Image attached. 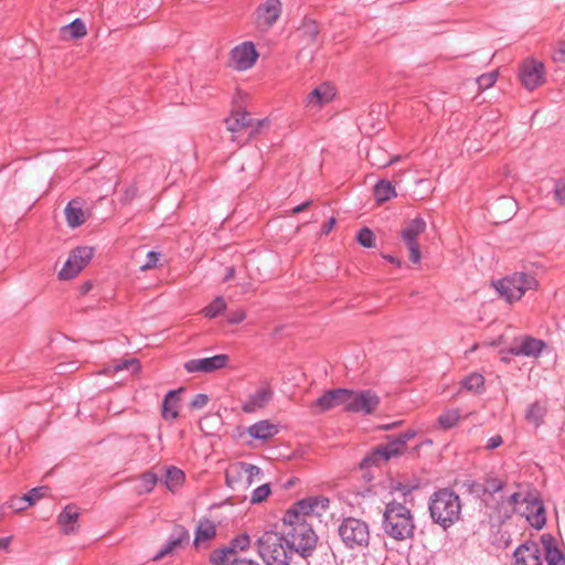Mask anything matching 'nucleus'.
Masks as SVG:
<instances>
[{"instance_id": "nucleus-13", "label": "nucleus", "mask_w": 565, "mask_h": 565, "mask_svg": "<svg viewBox=\"0 0 565 565\" xmlns=\"http://www.w3.org/2000/svg\"><path fill=\"white\" fill-rule=\"evenodd\" d=\"M259 57L255 44L250 41L236 45L231 51L230 66L236 71H246L252 68Z\"/></svg>"}, {"instance_id": "nucleus-49", "label": "nucleus", "mask_w": 565, "mask_h": 565, "mask_svg": "<svg viewBox=\"0 0 565 565\" xmlns=\"http://www.w3.org/2000/svg\"><path fill=\"white\" fill-rule=\"evenodd\" d=\"M245 319H246V311L243 309H237V310L230 312L228 318H227L228 323H231V324H238V323L243 322Z\"/></svg>"}, {"instance_id": "nucleus-47", "label": "nucleus", "mask_w": 565, "mask_h": 565, "mask_svg": "<svg viewBox=\"0 0 565 565\" xmlns=\"http://www.w3.org/2000/svg\"><path fill=\"white\" fill-rule=\"evenodd\" d=\"M554 199L559 205L565 206V179L556 182L554 188Z\"/></svg>"}, {"instance_id": "nucleus-10", "label": "nucleus", "mask_w": 565, "mask_h": 565, "mask_svg": "<svg viewBox=\"0 0 565 565\" xmlns=\"http://www.w3.org/2000/svg\"><path fill=\"white\" fill-rule=\"evenodd\" d=\"M93 255L94 250L92 247L81 246L74 248L58 271V279L70 280L76 277L87 266Z\"/></svg>"}, {"instance_id": "nucleus-6", "label": "nucleus", "mask_w": 565, "mask_h": 565, "mask_svg": "<svg viewBox=\"0 0 565 565\" xmlns=\"http://www.w3.org/2000/svg\"><path fill=\"white\" fill-rule=\"evenodd\" d=\"M330 501L326 497H308L294 503L286 512L287 522L300 520L312 525L315 520L321 522V518L328 513Z\"/></svg>"}, {"instance_id": "nucleus-40", "label": "nucleus", "mask_w": 565, "mask_h": 565, "mask_svg": "<svg viewBox=\"0 0 565 565\" xmlns=\"http://www.w3.org/2000/svg\"><path fill=\"white\" fill-rule=\"evenodd\" d=\"M544 413V407L539 403H534L527 408L525 417L529 422L533 423L535 426H539L542 422Z\"/></svg>"}, {"instance_id": "nucleus-21", "label": "nucleus", "mask_w": 565, "mask_h": 565, "mask_svg": "<svg viewBox=\"0 0 565 565\" xmlns=\"http://www.w3.org/2000/svg\"><path fill=\"white\" fill-rule=\"evenodd\" d=\"M274 396V391L269 384H263L242 405V411L246 414L255 413L265 408Z\"/></svg>"}, {"instance_id": "nucleus-38", "label": "nucleus", "mask_w": 565, "mask_h": 565, "mask_svg": "<svg viewBox=\"0 0 565 565\" xmlns=\"http://www.w3.org/2000/svg\"><path fill=\"white\" fill-rule=\"evenodd\" d=\"M460 419L458 409H449L440 414L437 418V424L443 429H450L455 427Z\"/></svg>"}, {"instance_id": "nucleus-61", "label": "nucleus", "mask_w": 565, "mask_h": 565, "mask_svg": "<svg viewBox=\"0 0 565 565\" xmlns=\"http://www.w3.org/2000/svg\"><path fill=\"white\" fill-rule=\"evenodd\" d=\"M399 158H401L399 156H395V157H394V158H392L390 161H387V162L383 163V164H382V167L390 166V164H392V163H394V162L398 161V160H399Z\"/></svg>"}, {"instance_id": "nucleus-7", "label": "nucleus", "mask_w": 565, "mask_h": 565, "mask_svg": "<svg viewBox=\"0 0 565 565\" xmlns=\"http://www.w3.org/2000/svg\"><path fill=\"white\" fill-rule=\"evenodd\" d=\"M507 503L511 507L512 512L524 516L533 527L542 529L544 526V508L536 499L523 497L521 493H513L509 497Z\"/></svg>"}, {"instance_id": "nucleus-31", "label": "nucleus", "mask_w": 565, "mask_h": 565, "mask_svg": "<svg viewBox=\"0 0 565 565\" xmlns=\"http://www.w3.org/2000/svg\"><path fill=\"white\" fill-rule=\"evenodd\" d=\"M61 34L64 40L83 39L87 35V29L81 19H75L70 24L61 28Z\"/></svg>"}, {"instance_id": "nucleus-26", "label": "nucleus", "mask_w": 565, "mask_h": 565, "mask_svg": "<svg viewBox=\"0 0 565 565\" xmlns=\"http://www.w3.org/2000/svg\"><path fill=\"white\" fill-rule=\"evenodd\" d=\"M190 535L184 527L178 526L174 529L172 539L158 552L153 561H159L164 556L171 554L175 548L180 547L183 543H188Z\"/></svg>"}, {"instance_id": "nucleus-37", "label": "nucleus", "mask_w": 565, "mask_h": 565, "mask_svg": "<svg viewBox=\"0 0 565 565\" xmlns=\"http://www.w3.org/2000/svg\"><path fill=\"white\" fill-rule=\"evenodd\" d=\"M226 308L227 303L224 300V298L216 297L211 303H209L201 310V313L209 319H213L216 318L218 315L223 313L226 310Z\"/></svg>"}, {"instance_id": "nucleus-8", "label": "nucleus", "mask_w": 565, "mask_h": 565, "mask_svg": "<svg viewBox=\"0 0 565 565\" xmlns=\"http://www.w3.org/2000/svg\"><path fill=\"white\" fill-rule=\"evenodd\" d=\"M225 477L227 486L232 489L246 490L253 484L260 482L262 472L256 466L235 462L228 466Z\"/></svg>"}, {"instance_id": "nucleus-63", "label": "nucleus", "mask_w": 565, "mask_h": 565, "mask_svg": "<svg viewBox=\"0 0 565 565\" xmlns=\"http://www.w3.org/2000/svg\"><path fill=\"white\" fill-rule=\"evenodd\" d=\"M4 519V512L0 510V522Z\"/></svg>"}, {"instance_id": "nucleus-23", "label": "nucleus", "mask_w": 565, "mask_h": 565, "mask_svg": "<svg viewBox=\"0 0 565 565\" xmlns=\"http://www.w3.org/2000/svg\"><path fill=\"white\" fill-rule=\"evenodd\" d=\"M335 96L334 87L322 83L317 86L306 98V107L310 109H320L329 104Z\"/></svg>"}, {"instance_id": "nucleus-28", "label": "nucleus", "mask_w": 565, "mask_h": 565, "mask_svg": "<svg viewBox=\"0 0 565 565\" xmlns=\"http://www.w3.org/2000/svg\"><path fill=\"white\" fill-rule=\"evenodd\" d=\"M254 439L268 440L278 434V427L269 420H259L247 428Z\"/></svg>"}, {"instance_id": "nucleus-9", "label": "nucleus", "mask_w": 565, "mask_h": 565, "mask_svg": "<svg viewBox=\"0 0 565 565\" xmlns=\"http://www.w3.org/2000/svg\"><path fill=\"white\" fill-rule=\"evenodd\" d=\"M426 221L423 217L417 216L405 221L401 228V239L408 249L409 260L413 264H419L422 260L418 237L426 231Z\"/></svg>"}, {"instance_id": "nucleus-11", "label": "nucleus", "mask_w": 565, "mask_h": 565, "mask_svg": "<svg viewBox=\"0 0 565 565\" xmlns=\"http://www.w3.org/2000/svg\"><path fill=\"white\" fill-rule=\"evenodd\" d=\"M339 534L343 543L351 548L365 546L370 536L367 525L353 518L342 522L339 527Z\"/></svg>"}, {"instance_id": "nucleus-15", "label": "nucleus", "mask_w": 565, "mask_h": 565, "mask_svg": "<svg viewBox=\"0 0 565 565\" xmlns=\"http://www.w3.org/2000/svg\"><path fill=\"white\" fill-rule=\"evenodd\" d=\"M380 403L379 396L371 391H349L345 403V411L354 413L371 414Z\"/></svg>"}, {"instance_id": "nucleus-17", "label": "nucleus", "mask_w": 565, "mask_h": 565, "mask_svg": "<svg viewBox=\"0 0 565 565\" xmlns=\"http://www.w3.org/2000/svg\"><path fill=\"white\" fill-rule=\"evenodd\" d=\"M546 347V342L541 339L531 335H522L515 339L514 345L508 353L516 356L539 359Z\"/></svg>"}, {"instance_id": "nucleus-45", "label": "nucleus", "mask_w": 565, "mask_h": 565, "mask_svg": "<svg viewBox=\"0 0 565 565\" xmlns=\"http://www.w3.org/2000/svg\"><path fill=\"white\" fill-rule=\"evenodd\" d=\"M356 239L362 246L367 247V248H370L374 245L373 232L367 227L360 230V232L358 233Z\"/></svg>"}, {"instance_id": "nucleus-32", "label": "nucleus", "mask_w": 565, "mask_h": 565, "mask_svg": "<svg viewBox=\"0 0 565 565\" xmlns=\"http://www.w3.org/2000/svg\"><path fill=\"white\" fill-rule=\"evenodd\" d=\"M179 415V396L177 391H170L163 401L162 416L164 419H175Z\"/></svg>"}, {"instance_id": "nucleus-39", "label": "nucleus", "mask_w": 565, "mask_h": 565, "mask_svg": "<svg viewBox=\"0 0 565 565\" xmlns=\"http://www.w3.org/2000/svg\"><path fill=\"white\" fill-rule=\"evenodd\" d=\"M462 386L472 393H480L484 387V377L480 373H471L462 381Z\"/></svg>"}, {"instance_id": "nucleus-55", "label": "nucleus", "mask_w": 565, "mask_h": 565, "mask_svg": "<svg viewBox=\"0 0 565 565\" xmlns=\"http://www.w3.org/2000/svg\"><path fill=\"white\" fill-rule=\"evenodd\" d=\"M233 565H260L258 562L250 558H236Z\"/></svg>"}, {"instance_id": "nucleus-5", "label": "nucleus", "mask_w": 565, "mask_h": 565, "mask_svg": "<svg viewBox=\"0 0 565 565\" xmlns=\"http://www.w3.org/2000/svg\"><path fill=\"white\" fill-rule=\"evenodd\" d=\"M460 509L458 495L448 490L436 492L429 507L433 520L444 527H448L458 520Z\"/></svg>"}, {"instance_id": "nucleus-48", "label": "nucleus", "mask_w": 565, "mask_h": 565, "mask_svg": "<svg viewBox=\"0 0 565 565\" xmlns=\"http://www.w3.org/2000/svg\"><path fill=\"white\" fill-rule=\"evenodd\" d=\"M160 259V254L157 252H150L147 255V260L145 264L140 265V270L146 271L157 267V264Z\"/></svg>"}, {"instance_id": "nucleus-18", "label": "nucleus", "mask_w": 565, "mask_h": 565, "mask_svg": "<svg viewBox=\"0 0 565 565\" xmlns=\"http://www.w3.org/2000/svg\"><path fill=\"white\" fill-rule=\"evenodd\" d=\"M281 14L280 0H266L256 10V25L258 29L267 31L270 29Z\"/></svg>"}, {"instance_id": "nucleus-25", "label": "nucleus", "mask_w": 565, "mask_h": 565, "mask_svg": "<svg viewBox=\"0 0 565 565\" xmlns=\"http://www.w3.org/2000/svg\"><path fill=\"white\" fill-rule=\"evenodd\" d=\"M518 212V203L514 199L509 196H501L493 204V217L498 222H505L511 220Z\"/></svg>"}, {"instance_id": "nucleus-60", "label": "nucleus", "mask_w": 565, "mask_h": 565, "mask_svg": "<svg viewBox=\"0 0 565 565\" xmlns=\"http://www.w3.org/2000/svg\"><path fill=\"white\" fill-rule=\"evenodd\" d=\"M385 258H386L390 263L395 264L396 266H401V260H399V259H397V258H395V257H393V256H385Z\"/></svg>"}, {"instance_id": "nucleus-62", "label": "nucleus", "mask_w": 565, "mask_h": 565, "mask_svg": "<svg viewBox=\"0 0 565 565\" xmlns=\"http://www.w3.org/2000/svg\"><path fill=\"white\" fill-rule=\"evenodd\" d=\"M500 353H501V355H502V356H501V360H502L503 362H507V363H508L510 360H509V358L505 355V352H504V351H500Z\"/></svg>"}, {"instance_id": "nucleus-29", "label": "nucleus", "mask_w": 565, "mask_h": 565, "mask_svg": "<svg viewBox=\"0 0 565 565\" xmlns=\"http://www.w3.org/2000/svg\"><path fill=\"white\" fill-rule=\"evenodd\" d=\"M79 516L77 508L67 505L57 518L58 525L64 534L70 535L76 531V523Z\"/></svg>"}, {"instance_id": "nucleus-2", "label": "nucleus", "mask_w": 565, "mask_h": 565, "mask_svg": "<svg viewBox=\"0 0 565 565\" xmlns=\"http://www.w3.org/2000/svg\"><path fill=\"white\" fill-rule=\"evenodd\" d=\"M383 530L396 541L411 539L415 531L412 510L397 501L387 503L383 514Z\"/></svg>"}, {"instance_id": "nucleus-24", "label": "nucleus", "mask_w": 565, "mask_h": 565, "mask_svg": "<svg viewBox=\"0 0 565 565\" xmlns=\"http://www.w3.org/2000/svg\"><path fill=\"white\" fill-rule=\"evenodd\" d=\"M47 492V487L33 488L22 497H12L9 500V507L17 512L24 511L29 507L35 504L40 499L46 497Z\"/></svg>"}, {"instance_id": "nucleus-30", "label": "nucleus", "mask_w": 565, "mask_h": 565, "mask_svg": "<svg viewBox=\"0 0 565 565\" xmlns=\"http://www.w3.org/2000/svg\"><path fill=\"white\" fill-rule=\"evenodd\" d=\"M215 535L216 527L214 523L211 522L210 520H201L196 529L194 545L196 547H201L207 544L211 540H213Z\"/></svg>"}, {"instance_id": "nucleus-20", "label": "nucleus", "mask_w": 565, "mask_h": 565, "mask_svg": "<svg viewBox=\"0 0 565 565\" xmlns=\"http://www.w3.org/2000/svg\"><path fill=\"white\" fill-rule=\"evenodd\" d=\"M348 390H330L316 399L311 407L317 413H324L337 406H343V408H345Z\"/></svg>"}, {"instance_id": "nucleus-52", "label": "nucleus", "mask_w": 565, "mask_h": 565, "mask_svg": "<svg viewBox=\"0 0 565 565\" xmlns=\"http://www.w3.org/2000/svg\"><path fill=\"white\" fill-rule=\"evenodd\" d=\"M555 58L559 62L565 63V41L558 44L555 52Z\"/></svg>"}, {"instance_id": "nucleus-34", "label": "nucleus", "mask_w": 565, "mask_h": 565, "mask_svg": "<svg viewBox=\"0 0 565 565\" xmlns=\"http://www.w3.org/2000/svg\"><path fill=\"white\" fill-rule=\"evenodd\" d=\"M320 29L315 20L306 19L298 29V35L308 44L315 43L318 39Z\"/></svg>"}, {"instance_id": "nucleus-27", "label": "nucleus", "mask_w": 565, "mask_h": 565, "mask_svg": "<svg viewBox=\"0 0 565 565\" xmlns=\"http://www.w3.org/2000/svg\"><path fill=\"white\" fill-rule=\"evenodd\" d=\"M541 544L545 552V558L548 565H565V558L555 545V540L550 534L541 536Z\"/></svg>"}, {"instance_id": "nucleus-12", "label": "nucleus", "mask_w": 565, "mask_h": 565, "mask_svg": "<svg viewBox=\"0 0 565 565\" xmlns=\"http://www.w3.org/2000/svg\"><path fill=\"white\" fill-rule=\"evenodd\" d=\"M405 450L406 447L403 445V440L395 438L385 445L377 446L363 459L362 466L365 468L372 466H382L390 459L399 457L405 452Z\"/></svg>"}, {"instance_id": "nucleus-59", "label": "nucleus", "mask_w": 565, "mask_h": 565, "mask_svg": "<svg viewBox=\"0 0 565 565\" xmlns=\"http://www.w3.org/2000/svg\"><path fill=\"white\" fill-rule=\"evenodd\" d=\"M234 275H235V269L233 267H228L227 274H226L224 280L227 281V280L232 279L234 277Z\"/></svg>"}, {"instance_id": "nucleus-35", "label": "nucleus", "mask_w": 565, "mask_h": 565, "mask_svg": "<svg viewBox=\"0 0 565 565\" xmlns=\"http://www.w3.org/2000/svg\"><path fill=\"white\" fill-rule=\"evenodd\" d=\"M374 196L379 203H383L396 196V191L390 181L382 180L374 186Z\"/></svg>"}, {"instance_id": "nucleus-50", "label": "nucleus", "mask_w": 565, "mask_h": 565, "mask_svg": "<svg viewBox=\"0 0 565 565\" xmlns=\"http://www.w3.org/2000/svg\"><path fill=\"white\" fill-rule=\"evenodd\" d=\"M209 402V397L205 394H198L193 397L191 401V406L193 408H202L204 407Z\"/></svg>"}, {"instance_id": "nucleus-51", "label": "nucleus", "mask_w": 565, "mask_h": 565, "mask_svg": "<svg viewBox=\"0 0 565 565\" xmlns=\"http://www.w3.org/2000/svg\"><path fill=\"white\" fill-rule=\"evenodd\" d=\"M502 444V437L500 435H494L488 439L487 449H495Z\"/></svg>"}, {"instance_id": "nucleus-19", "label": "nucleus", "mask_w": 565, "mask_h": 565, "mask_svg": "<svg viewBox=\"0 0 565 565\" xmlns=\"http://www.w3.org/2000/svg\"><path fill=\"white\" fill-rule=\"evenodd\" d=\"M225 125L231 132H238L246 128H253L254 131H258L262 127L268 125V119L256 120L247 111L236 110L226 118Z\"/></svg>"}, {"instance_id": "nucleus-53", "label": "nucleus", "mask_w": 565, "mask_h": 565, "mask_svg": "<svg viewBox=\"0 0 565 565\" xmlns=\"http://www.w3.org/2000/svg\"><path fill=\"white\" fill-rule=\"evenodd\" d=\"M416 436L415 430H407L404 434L399 435L397 437L398 440H403V445L406 447V444L409 439L414 438Z\"/></svg>"}, {"instance_id": "nucleus-4", "label": "nucleus", "mask_w": 565, "mask_h": 565, "mask_svg": "<svg viewBox=\"0 0 565 565\" xmlns=\"http://www.w3.org/2000/svg\"><path fill=\"white\" fill-rule=\"evenodd\" d=\"M494 289L509 303L520 300L527 290H536L539 282L526 273H513L493 282Z\"/></svg>"}, {"instance_id": "nucleus-33", "label": "nucleus", "mask_w": 565, "mask_h": 565, "mask_svg": "<svg viewBox=\"0 0 565 565\" xmlns=\"http://www.w3.org/2000/svg\"><path fill=\"white\" fill-rule=\"evenodd\" d=\"M65 216H66L67 224L71 227L79 226L86 220L85 212L82 210L78 202H76V201H72L67 204V206L65 209Z\"/></svg>"}, {"instance_id": "nucleus-43", "label": "nucleus", "mask_w": 565, "mask_h": 565, "mask_svg": "<svg viewBox=\"0 0 565 565\" xmlns=\"http://www.w3.org/2000/svg\"><path fill=\"white\" fill-rule=\"evenodd\" d=\"M498 71H492L490 73L482 74L481 76H479L477 79L479 89L484 90L492 87L498 79Z\"/></svg>"}, {"instance_id": "nucleus-1", "label": "nucleus", "mask_w": 565, "mask_h": 565, "mask_svg": "<svg viewBox=\"0 0 565 565\" xmlns=\"http://www.w3.org/2000/svg\"><path fill=\"white\" fill-rule=\"evenodd\" d=\"M254 546L258 556L266 565H290L292 554L282 532L274 529L265 530L257 536Z\"/></svg>"}, {"instance_id": "nucleus-14", "label": "nucleus", "mask_w": 565, "mask_h": 565, "mask_svg": "<svg viewBox=\"0 0 565 565\" xmlns=\"http://www.w3.org/2000/svg\"><path fill=\"white\" fill-rule=\"evenodd\" d=\"M519 77L526 89H536L545 82V68L543 63L533 58L525 60L520 66Z\"/></svg>"}, {"instance_id": "nucleus-22", "label": "nucleus", "mask_w": 565, "mask_h": 565, "mask_svg": "<svg viewBox=\"0 0 565 565\" xmlns=\"http://www.w3.org/2000/svg\"><path fill=\"white\" fill-rule=\"evenodd\" d=\"M541 554L537 544L526 542L515 550L513 565H543Z\"/></svg>"}, {"instance_id": "nucleus-42", "label": "nucleus", "mask_w": 565, "mask_h": 565, "mask_svg": "<svg viewBox=\"0 0 565 565\" xmlns=\"http://www.w3.org/2000/svg\"><path fill=\"white\" fill-rule=\"evenodd\" d=\"M157 483V478L153 473H145L137 480V490L139 492H150Z\"/></svg>"}, {"instance_id": "nucleus-44", "label": "nucleus", "mask_w": 565, "mask_h": 565, "mask_svg": "<svg viewBox=\"0 0 565 565\" xmlns=\"http://www.w3.org/2000/svg\"><path fill=\"white\" fill-rule=\"evenodd\" d=\"M270 494V488L267 483L257 487L252 494V503H260L268 498Z\"/></svg>"}, {"instance_id": "nucleus-36", "label": "nucleus", "mask_w": 565, "mask_h": 565, "mask_svg": "<svg viewBox=\"0 0 565 565\" xmlns=\"http://www.w3.org/2000/svg\"><path fill=\"white\" fill-rule=\"evenodd\" d=\"M184 479L185 477L182 470L170 467L167 469L164 483L169 490L175 491L183 484Z\"/></svg>"}, {"instance_id": "nucleus-16", "label": "nucleus", "mask_w": 565, "mask_h": 565, "mask_svg": "<svg viewBox=\"0 0 565 565\" xmlns=\"http://www.w3.org/2000/svg\"><path fill=\"white\" fill-rule=\"evenodd\" d=\"M230 363L227 354H216L210 358L192 359L184 363L188 373H212L225 369Z\"/></svg>"}, {"instance_id": "nucleus-56", "label": "nucleus", "mask_w": 565, "mask_h": 565, "mask_svg": "<svg viewBox=\"0 0 565 565\" xmlns=\"http://www.w3.org/2000/svg\"><path fill=\"white\" fill-rule=\"evenodd\" d=\"M311 204V201H306L303 203H301L300 205H297L296 207H294L291 210V214H298L305 210H307Z\"/></svg>"}, {"instance_id": "nucleus-57", "label": "nucleus", "mask_w": 565, "mask_h": 565, "mask_svg": "<svg viewBox=\"0 0 565 565\" xmlns=\"http://www.w3.org/2000/svg\"><path fill=\"white\" fill-rule=\"evenodd\" d=\"M11 542V537H1L0 539V550H7Z\"/></svg>"}, {"instance_id": "nucleus-3", "label": "nucleus", "mask_w": 565, "mask_h": 565, "mask_svg": "<svg viewBox=\"0 0 565 565\" xmlns=\"http://www.w3.org/2000/svg\"><path fill=\"white\" fill-rule=\"evenodd\" d=\"M281 522V532L286 536V543L291 554L296 552L303 557L309 556L318 543V536L312 530V525L300 520L288 523L287 514H284Z\"/></svg>"}, {"instance_id": "nucleus-58", "label": "nucleus", "mask_w": 565, "mask_h": 565, "mask_svg": "<svg viewBox=\"0 0 565 565\" xmlns=\"http://www.w3.org/2000/svg\"><path fill=\"white\" fill-rule=\"evenodd\" d=\"M90 289H92V282H89V281L84 282L79 288L81 294H83V295H86Z\"/></svg>"}, {"instance_id": "nucleus-41", "label": "nucleus", "mask_w": 565, "mask_h": 565, "mask_svg": "<svg viewBox=\"0 0 565 565\" xmlns=\"http://www.w3.org/2000/svg\"><path fill=\"white\" fill-rule=\"evenodd\" d=\"M121 370H130L132 373H137L140 370V363L136 359L126 360L124 362H116L111 369L107 370V373H116Z\"/></svg>"}, {"instance_id": "nucleus-54", "label": "nucleus", "mask_w": 565, "mask_h": 565, "mask_svg": "<svg viewBox=\"0 0 565 565\" xmlns=\"http://www.w3.org/2000/svg\"><path fill=\"white\" fill-rule=\"evenodd\" d=\"M335 225V218L331 217L323 226H322V234L328 235Z\"/></svg>"}, {"instance_id": "nucleus-46", "label": "nucleus", "mask_w": 565, "mask_h": 565, "mask_svg": "<svg viewBox=\"0 0 565 565\" xmlns=\"http://www.w3.org/2000/svg\"><path fill=\"white\" fill-rule=\"evenodd\" d=\"M250 546V537L248 534L243 533L235 537L232 542L233 551H246Z\"/></svg>"}]
</instances>
